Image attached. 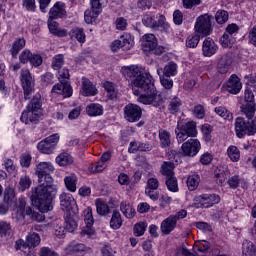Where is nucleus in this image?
I'll return each mask as SVG.
<instances>
[{
    "label": "nucleus",
    "instance_id": "1",
    "mask_svg": "<svg viewBox=\"0 0 256 256\" xmlns=\"http://www.w3.org/2000/svg\"><path fill=\"white\" fill-rule=\"evenodd\" d=\"M132 83L133 87L137 89L134 90V95H139V93H147L139 96V103H143V105H152L156 109H165L163 96L155 93L151 74L144 73L135 78Z\"/></svg>",
    "mask_w": 256,
    "mask_h": 256
},
{
    "label": "nucleus",
    "instance_id": "2",
    "mask_svg": "<svg viewBox=\"0 0 256 256\" xmlns=\"http://www.w3.org/2000/svg\"><path fill=\"white\" fill-rule=\"evenodd\" d=\"M52 193H57V186H53V183L40 182L36 188H32V195L30 197L34 207L41 213H47L53 209L51 206Z\"/></svg>",
    "mask_w": 256,
    "mask_h": 256
},
{
    "label": "nucleus",
    "instance_id": "3",
    "mask_svg": "<svg viewBox=\"0 0 256 256\" xmlns=\"http://www.w3.org/2000/svg\"><path fill=\"white\" fill-rule=\"evenodd\" d=\"M42 113L41 97L35 96L28 104L27 109L22 112L20 120L26 125H29V123H37Z\"/></svg>",
    "mask_w": 256,
    "mask_h": 256
},
{
    "label": "nucleus",
    "instance_id": "4",
    "mask_svg": "<svg viewBox=\"0 0 256 256\" xmlns=\"http://www.w3.org/2000/svg\"><path fill=\"white\" fill-rule=\"evenodd\" d=\"M175 133L178 143L187 141L189 137H197V123L194 121L178 122Z\"/></svg>",
    "mask_w": 256,
    "mask_h": 256
},
{
    "label": "nucleus",
    "instance_id": "5",
    "mask_svg": "<svg viewBox=\"0 0 256 256\" xmlns=\"http://www.w3.org/2000/svg\"><path fill=\"white\" fill-rule=\"evenodd\" d=\"M235 133L239 139H243L245 135H255L256 120H245L243 117H237L234 123Z\"/></svg>",
    "mask_w": 256,
    "mask_h": 256
},
{
    "label": "nucleus",
    "instance_id": "6",
    "mask_svg": "<svg viewBox=\"0 0 256 256\" xmlns=\"http://www.w3.org/2000/svg\"><path fill=\"white\" fill-rule=\"evenodd\" d=\"M220 201L221 197L217 194H202L194 198L193 206L196 207V209H209V207L217 205Z\"/></svg>",
    "mask_w": 256,
    "mask_h": 256
},
{
    "label": "nucleus",
    "instance_id": "7",
    "mask_svg": "<svg viewBox=\"0 0 256 256\" xmlns=\"http://www.w3.org/2000/svg\"><path fill=\"white\" fill-rule=\"evenodd\" d=\"M55 171L53 164L49 162H41L37 165L36 175L38 176L39 183H53V177L51 173Z\"/></svg>",
    "mask_w": 256,
    "mask_h": 256
},
{
    "label": "nucleus",
    "instance_id": "8",
    "mask_svg": "<svg viewBox=\"0 0 256 256\" xmlns=\"http://www.w3.org/2000/svg\"><path fill=\"white\" fill-rule=\"evenodd\" d=\"M143 51L151 52L154 55H163L165 49L162 46H158L157 38L154 34H145L142 38Z\"/></svg>",
    "mask_w": 256,
    "mask_h": 256
},
{
    "label": "nucleus",
    "instance_id": "9",
    "mask_svg": "<svg viewBox=\"0 0 256 256\" xmlns=\"http://www.w3.org/2000/svg\"><path fill=\"white\" fill-rule=\"evenodd\" d=\"M194 31L198 33V35H202V37H207V35L212 33L211 16L209 14L199 16L196 19Z\"/></svg>",
    "mask_w": 256,
    "mask_h": 256
},
{
    "label": "nucleus",
    "instance_id": "10",
    "mask_svg": "<svg viewBox=\"0 0 256 256\" xmlns=\"http://www.w3.org/2000/svg\"><path fill=\"white\" fill-rule=\"evenodd\" d=\"M59 143V134H53L46 139L40 141L37 145L38 151L40 153H45L46 155H51Z\"/></svg>",
    "mask_w": 256,
    "mask_h": 256
},
{
    "label": "nucleus",
    "instance_id": "11",
    "mask_svg": "<svg viewBox=\"0 0 256 256\" xmlns=\"http://www.w3.org/2000/svg\"><path fill=\"white\" fill-rule=\"evenodd\" d=\"M20 81L24 89V98L30 99L29 95L33 92L35 82L33 81V77L31 76L29 69L24 68L21 70Z\"/></svg>",
    "mask_w": 256,
    "mask_h": 256
},
{
    "label": "nucleus",
    "instance_id": "12",
    "mask_svg": "<svg viewBox=\"0 0 256 256\" xmlns=\"http://www.w3.org/2000/svg\"><path fill=\"white\" fill-rule=\"evenodd\" d=\"M141 115H143V111L139 105L130 103L124 107V119L129 123H137L141 119Z\"/></svg>",
    "mask_w": 256,
    "mask_h": 256
},
{
    "label": "nucleus",
    "instance_id": "13",
    "mask_svg": "<svg viewBox=\"0 0 256 256\" xmlns=\"http://www.w3.org/2000/svg\"><path fill=\"white\" fill-rule=\"evenodd\" d=\"M231 65H233V54L231 52L222 53L218 56L217 62V71L221 73V75H225L229 73V69H231Z\"/></svg>",
    "mask_w": 256,
    "mask_h": 256
},
{
    "label": "nucleus",
    "instance_id": "14",
    "mask_svg": "<svg viewBox=\"0 0 256 256\" xmlns=\"http://www.w3.org/2000/svg\"><path fill=\"white\" fill-rule=\"evenodd\" d=\"M182 153L186 157H195L197 153L201 150V142H199L197 139H189L188 141L184 142L182 144Z\"/></svg>",
    "mask_w": 256,
    "mask_h": 256
},
{
    "label": "nucleus",
    "instance_id": "15",
    "mask_svg": "<svg viewBox=\"0 0 256 256\" xmlns=\"http://www.w3.org/2000/svg\"><path fill=\"white\" fill-rule=\"evenodd\" d=\"M241 89H243L241 79L235 74L231 75L226 84V91L232 95H237L238 93H241Z\"/></svg>",
    "mask_w": 256,
    "mask_h": 256
},
{
    "label": "nucleus",
    "instance_id": "16",
    "mask_svg": "<svg viewBox=\"0 0 256 256\" xmlns=\"http://www.w3.org/2000/svg\"><path fill=\"white\" fill-rule=\"evenodd\" d=\"M218 49L219 47L217 46L213 38L208 37L203 41L202 53L204 57H213V55L217 53Z\"/></svg>",
    "mask_w": 256,
    "mask_h": 256
},
{
    "label": "nucleus",
    "instance_id": "17",
    "mask_svg": "<svg viewBox=\"0 0 256 256\" xmlns=\"http://www.w3.org/2000/svg\"><path fill=\"white\" fill-rule=\"evenodd\" d=\"M52 93H56L57 95H63V97H71L73 95V88L69 82H59L54 85L52 88Z\"/></svg>",
    "mask_w": 256,
    "mask_h": 256
},
{
    "label": "nucleus",
    "instance_id": "18",
    "mask_svg": "<svg viewBox=\"0 0 256 256\" xmlns=\"http://www.w3.org/2000/svg\"><path fill=\"white\" fill-rule=\"evenodd\" d=\"M67 17V10H65V3L56 2L49 11V19H62Z\"/></svg>",
    "mask_w": 256,
    "mask_h": 256
},
{
    "label": "nucleus",
    "instance_id": "19",
    "mask_svg": "<svg viewBox=\"0 0 256 256\" xmlns=\"http://www.w3.org/2000/svg\"><path fill=\"white\" fill-rule=\"evenodd\" d=\"M60 205L63 211L69 213V211H71V209L77 205V202L75 201V198H73V195L70 193H62L60 195Z\"/></svg>",
    "mask_w": 256,
    "mask_h": 256
},
{
    "label": "nucleus",
    "instance_id": "20",
    "mask_svg": "<svg viewBox=\"0 0 256 256\" xmlns=\"http://www.w3.org/2000/svg\"><path fill=\"white\" fill-rule=\"evenodd\" d=\"M65 219V229L68 231V233H73L76 231L77 227H79V224L77 221H79V217L77 215L72 214L71 212H68L64 216Z\"/></svg>",
    "mask_w": 256,
    "mask_h": 256
},
{
    "label": "nucleus",
    "instance_id": "21",
    "mask_svg": "<svg viewBox=\"0 0 256 256\" xmlns=\"http://www.w3.org/2000/svg\"><path fill=\"white\" fill-rule=\"evenodd\" d=\"M82 95L84 97H95L97 95V88L85 77L82 78Z\"/></svg>",
    "mask_w": 256,
    "mask_h": 256
},
{
    "label": "nucleus",
    "instance_id": "22",
    "mask_svg": "<svg viewBox=\"0 0 256 256\" xmlns=\"http://www.w3.org/2000/svg\"><path fill=\"white\" fill-rule=\"evenodd\" d=\"M175 227H177V222L170 215L168 218L162 221L160 229L163 235H169L172 231H175Z\"/></svg>",
    "mask_w": 256,
    "mask_h": 256
},
{
    "label": "nucleus",
    "instance_id": "23",
    "mask_svg": "<svg viewBox=\"0 0 256 256\" xmlns=\"http://www.w3.org/2000/svg\"><path fill=\"white\" fill-rule=\"evenodd\" d=\"M48 29L56 37H67V30L59 28V23L51 18H48Z\"/></svg>",
    "mask_w": 256,
    "mask_h": 256
},
{
    "label": "nucleus",
    "instance_id": "24",
    "mask_svg": "<svg viewBox=\"0 0 256 256\" xmlns=\"http://www.w3.org/2000/svg\"><path fill=\"white\" fill-rule=\"evenodd\" d=\"M120 211L126 219H133V217H135V208L127 201H122L120 203Z\"/></svg>",
    "mask_w": 256,
    "mask_h": 256
},
{
    "label": "nucleus",
    "instance_id": "25",
    "mask_svg": "<svg viewBox=\"0 0 256 256\" xmlns=\"http://www.w3.org/2000/svg\"><path fill=\"white\" fill-rule=\"evenodd\" d=\"M240 109H241V113L245 115L248 121H255V119L253 118L255 117V113H256V104H242Z\"/></svg>",
    "mask_w": 256,
    "mask_h": 256
},
{
    "label": "nucleus",
    "instance_id": "26",
    "mask_svg": "<svg viewBox=\"0 0 256 256\" xmlns=\"http://www.w3.org/2000/svg\"><path fill=\"white\" fill-rule=\"evenodd\" d=\"M161 73H163V75L165 77H173L175 75H177V64L174 62H169L164 69H157V74L161 75Z\"/></svg>",
    "mask_w": 256,
    "mask_h": 256
},
{
    "label": "nucleus",
    "instance_id": "27",
    "mask_svg": "<svg viewBox=\"0 0 256 256\" xmlns=\"http://www.w3.org/2000/svg\"><path fill=\"white\" fill-rule=\"evenodd\" d=\"M103 87L107 93V97L112 101H115L119 97V91L117 90V86L112 82H104Z\"/></svg>",
    "mask_w": 256,
    "mask_h": 256
},
{
    "label": "nucleus",
    "instance_id": "28",
    "mask_svg": "<svg viewBox=\"0 0 256 256\" xmlns=\"http://www.w3.org/2000/svg\"><path fill=\"white\" fill-rule=\"evenodd\" d=\"M158 137L160 139V145L163 149L171 147V133L165 129H160L158 132Z\"/></svg>",
    "mask_w": 256,
    "mask_h": 256
},
{
    "label": "nucleus",
    "instance_id": "29",
    "mask_svg": "<svg viewBox=\"0 0 256 256\" xmlns=\"http://www.w3.org/2000/svg\"><path fill=\"white\" fill-rule=\"evenodd\" d=\"M231 175V172H229V169L220 166L216 171H215V177L218 185H223L227 181V177Z\"/></svg>",
    "mask_w": 256,
    "mask_h": 256
},
{
    "label": "nucleus",
    "instance_id": "30",
    "mask_svg": "<svg viewBox=\"0 0 256 256\" xmlns=\"http://www.w3.org/2000/svg\"><path fill=\"white\" fill-rule=\"evenodd\" d=\"M86 113L89 117H100V115H103V106L92 103L86 107Z\"/></svg>",
    "mask_w": 256,
    "mask_h": 256
},
{
    "label": "nucleus",
    "instance_id": "31",
    "mask_svg": "<svg viewBox=\"0 0 256 256\" xmlns=\"http://www.w3.org/2000/svg\"><path fill=\"white\" fill-rule=\"evenodd\" d=\"M73 157L67 152H62L56 157V163L60 167H67V165H73Z\"/></svg>",
    "mask_w": 256,
    "mask_h": 256
},
{
    "label": "nucleus",
    "instance_id": "32",
    "mask_svg": "<svg viewBox=\"0 0 256 256\" xmlns=\"http://www.w3.org/2000/svg\"><path fill=\"white\" fill-rule=\"evenodd\" d=\"M65 187L71 193L77 191V175L70 174L64 178Z\"/></svg>",
    "mask_w": 256,
    "mask_h": 256
},
{
    "label": "nucleus",
    "instance_id": "33",
    "mask_svg": "<svg viewBox=\"0 0 256 256\" xmlns=\"http://www.w3.org/2000/svg\"><path fill=\"white\" fill-rule=\"evenodd\" d=\"M121 225H123V219L121 218V213L117 210H113L112 217L110 219V227L111 229H121Z\"/></svg>",
    "mask_w": 256,
    "mask_h": 256
},
{
    "label": "nucleus",
    "instance_id": "34",
    "mask_svg": "<svg viewBox=\"0 0 256 256\" xmlns=\"http://www.w3.org/2000/svg\"><path fill=\"white\" fill-rule=\"evenodd\" d=\"M120 42L122 45L123 51H129L135 45V41L133 40V36L129 33H125L120 37Z\"/></svg>",
    "mask_w": 256,
    "mask_h": 256
},
{
    "label": "nucleus",
    "instance_id": "35",
    "mask_svg": "<svg viewBox=\"0 0 256 256\" xmlns=\"http://www.w3.org/2000/svg\"><path fill=\"white\" fill-rule=\"evenodd\" d=\"M183 105V102L179 99V97L174 96L172 99H170L168 104V111L175 115V113H179V110L181 109V106Z\"/></svg>",
    "mask_w": 256,
    "mask_h": 256
},
{
    "label": "nucleus",
    "instance_id": "36",
    "mask_svg": "<svg viewBox=\"0 0 256 256\" xmlns=\"http://www.w3.org/2000/svg\"><path fill=\"white\" fill-rule=\"evenodd\" d=\"M199 183H201V177L199 174H192L187 177V187L189 191H195L197 187H199Z\"/></svg>",
    "mask_w": 256,
    "mask_h": 256
},
{
    "label": "nucleus",
    "instance_id": "37",
    "mask_svg": "<svg viewBox=\"0 0 256 256\" xmlns=\"http://www.w3.org/2000/svg\"><path fill=\"white\" fill-rule=\"evenodd\" d=\"M175 169V164L173 162H164L161 167V173L162 175H165V177H173L175 176V172H173Z\"/></svg>",
    "mask_w": 256,
    "mask_h": 256
},
{
    "label": "nucleus",
    "instance_id": "38",
    "mask_svg": "<svg viewBox=\"0 0 256 256\" xmlns=\"http://www.w3.org/2000/svg\"><path fill=\"white\" fill-rule=\"evenodd\" d=\"M214 111L216 115H219V117H222V119H225L226 121H233V113L227 110V108L223 106H218L215 108Z\"/></svg>",
    "mask_w": 256,
    "mask_h": 256
},
{
    "label": "nucleus",
    "instance_id": "39",
    "mask_svg": "<svg viewBox=\"0 0 256 256\" xmlns=\"http://www.w3.org/2000/svg\"><path fill=\"white\" fill-rule=\"evenodd\" d=\"M227 155L233 163H237L239 159H241V152L239 151V148L237 146H229L227 149Z\"/></svg>",
    "mask_w": 256,
    "mask_h": 256
},
{
    "label": "nucleus",
    "instance_id": "40",
    "mask_svg": "<svg viewBox=\"0 0 256 256\" xmlns=\"http://www.w3.org/2000/svg\"><path fill=\"white\" fill-rule=\"evenodd\" d=\"M142 23L145 27H149L150 29H157V20H155V15L153 14H145L142 17Z\"/></svg>",
    "mask_w": 256,
    "mask_h": 256
},
{
    "label": "nucleus",
    "instance_id": "41",
    "mask_svg": "<svg viewBox=\"0 0 256 256\" xmlns=\"http://www.w3.org/2000/svg\"><path fill=\"white\" fill-rule=\"evenodd\" d=\"M95 205L98 215H109V205H107L103 200L96 199Z\"/></svg>",
    "mask_w": 256,
    "mask_h": 256
},
{
    "label": "nucleus",
    "instance_id": "42",
    "mask_svg": "<svg viewBox=\"0 0 256 256\" xmlns=\"http://www.w3.org/2000/svg\"><path fill=\"white\" fill-rule=\"evenodd\" d=\"M69 36L71 39H77L79 43H83L85 41V32L83 28H74L69 32Z\"/></svg>",
    "mask_w": 256,
    "mask_h": 256
},
{
    "label": "nucleus",
    "instance_id": "43",
    "mask_svg": "<svg viewBox=\"0 0 256 256\" xmlns=\"http://www.w3.org/2000/svg\"><path fill=\"white\" fill-rule=\"evenodd\" d=\"M166 187L168 191H171L172 193H177V191H179V185L177 184V177L168 176L166 178Z\"/></svg>",
    "mask_w": 256,
    "mask_h": 256
},
{
    "label": "nucleus",
    "instance_id": "44",
    "mask_svg": "<svg viewBox=\"0 0 256 256\" xmlns=\"http://www.w3.org/2000/svg\"><path fill=\"white\" fill-rule=\"evenodd\" d=\"M101 14V12H97V10H86L84 13V19L85 22L88 25H91V23H94V21H96V19L99 17V15Z\"/></svg>",
    "mask_w": 256,
    "mask_h": 256
},
{
    "label": "nucleus",
    "instance_id": "45",
    "mask_svg": "<svg viewBox=\"0 0 256 256\" xmlns=\"http://www.w3.org/2000/svg\"><path fill=\"white\" fill-rule=\"evenodd\" d=\"M41 243V237L37 233H30L27 236L26 245L27 247H37Z\"/></svg>",
    "mask_w": 256,
    "mask_h": 256
},
{
    "label": "nucleus",
    "instance_id": "46",
    "mask_svg": "<svg viewBox=\"0 0 256 256\" xmlns=\"http://www.w3.org/2000/svg\"><path fill=\"white\" fill-rule=\"evenodd\" d=\"M25 47V40L23 38H18L12 45L11 53L12 57H17L19 51Z\"/></svg>",
    "mask_w": 256,
    "mask_h": 256
},
{
    "label": "nucleus",
    "instance_id": "47",
    "mask_svg": "<svg viewBox=\"0 0 256 256\" xmlns=\"http://www.w3.org/2000/svg\"><path fill=\"white\" fill-rule=\"evenodd\" d=\"M199 41H201V35L192 34L186 39V47H189L190 49H195V47L199 45Z\"/></svg>",
    "mask_w": 256,
    "mask_h": 256
},
{
    "label": "nucleus",
    "instance_id": "48",
    "mask_svg": "<svg viewBox=\"0 0 256 256\" xmlns=\"http://www.w3.org/2000/svg\"><path fill=\"white\" fill-rule=\"evenodd\" d=\"M242 251L245 255H256L255 244L251 241H244L242 244Z\"/></svg>",
    "mask_w": 256,
    "mask_h": 256
},
{
    "label": "nucleus",
    "instance_id": "49",
    "mask_svg": "<svg viewBox=\"0 0 256 256\" xmlns=\"http://www.w3.org/2000/svg\"><path fill=\"white\" fill-rule=\"evenodd\" d=\"M65 65V57L62 54L55 55L52 61V69L59 71Z\"/></svg>",
    "mask_w": 256,
    "mask_h": 256
},
{
    "label": "nucleus",
    "instance_id": "50",
    "mask_svg": "<svg viewBox=\"0 0 256 256\" xmlns=\"http://www.w3.org/2000/svg\"><path fill=\"white\" fill-rule=\"evenodd\" d=\"M220 43L222 45V47H231L233 45V43H235V37L231 36V34H227V32H225L223 34V36L220 38Z\"/></svg>",
    "mask_w": 256,
    "mask_h": 256
},
{
    "label": "nucleus",
    "instance_id": "51",
    "mask_svg": "<svg viewBox=\"0 0 256 256\" xmlns=\"http://www.w3.org/2000/svg\"><path fill=\"white\" fill-rule=\"evenodd\" d=\"M215 19L219 25H223V23H227V21H229V13L225 10H218L216 12Z\"/></svg>",
    "mask_w": 256,
    "mask_h": 256
},
{
    "label": "nucleus",
    "instance_id": "52",
    "mask_svg": "<svg viewBox=\"0 0 256 256\" xmlns=\"http://www.w3.org/2000/svg\"><path fill=\"white\" fill-rule=\"evenodd\" d=\"M142 74L143 72H141V69L137 66H132L126 69V75L130 79H137Z\"/></svg>",
    "mask_w": 256,
    "mask_h": 256
},
{
    "label": "nucleus",
    "instance_id": "53",
    "mask_svg": "<svg viewBox=\"0 0 256 256\" xmlns=\"http://www.w3.org/2000/svg\"><path fill=\"white\" fill-rule=\"evenodd\" d=\"M84 221L86 227H93V223H95V220L93 219V209L88 207L84 210Z\"/></svg>",
    "mask_w": 256,
    "mask_h": 256
},
{
    "label": "nucleus",
    "instance_id": "54",
    "mask_svg": "<svg viewBox=\"0 0 256 256\" xmlns=\"http://www.w3.org/2000/svg\"><path fill=\"white\" fill-rule=\"evenodd\" d=\"M29 187H31V178L27 175L21 176L19 190L23 192L26 191V189H29Z\"/></svg>",
    "mask_w": 256,
    "mask_h": 256
},
{
    "label": "nucleus",
    "instance_id": "55",
    "mask_svg": "<svg viewBox=\"0 0 256 256\" xmlns=\"http://www.w3.org/2000/svg\"><path fill=\"white\" fill-rule=\"evenodd\" d=\"M209 247V242L202 240L196 243L195 251H198V253H207V251H209Z\"/></svg>",
    "mask_w": 256,
    "mask_h": 256
},
{
    "label": "nucleus",
    "instance_id": "56",
    "mask_svg": "<svg viewBox=\"0 0 256 256\" xmlns=\"http://www.w3.org/2000/svg\"><path fill=\"white\" fill-rule=\"evenodd\" d=\"M11 235V224L7 222H0V237H7Z\"/></svg>",
    "mask_w": 256,
    "mask_h": 256
},
{
    "label": "nucleus",
    "instance_id": "57",
    "mask_svg": "<svg viewBox=\"0 0 256 256\" xmlns=\"http://www.w3.org/2000/svg\"><path fill=\"white\" fill-rule=\"evenodd\" d=\"M145 229H147V224L145 222L137 223L134 226V234L136 237H141V235L145 234Z\"/></svg>",
    "mask_w": 256,
    "mask_h": 256
},
{
    "label": "nucleus",
    "instance_id": "58",
    "mask_svg": "<svg viewBox=\"0 0 256 256\" xmlns=\"http://www.w3.org/2000/svg\"><path fill=\"white\" fill-rule=\"evenodd\" d=\"M160 77V83L164 89H173V80L170 79V77L159 75Z\"/></svg>",
    "mask_w": 256,
    "mask_h": 256
},
{
    "label": "nucleus",
    "instance_id": "59",
    "mask_svg": "<svg viewBox=\"0 0 256 256\" xmlns=\"http://www.w3.org/2000/svg\"><path fill=\"white\" fill-rule=\"evenodd\" d=\"M55 79V76L51 72H47L41 77L42 85L44 87H47L49 85H53V80Z\"/></svg>",
    "mask_w": 256,
    "mask_h": 256
},
{
    "label": "nucleus",
    "instance_id": "60",
    "mask_svg": "<svg viewBox=\"0 0 256 256\" xmlns=\"http://www.w3.org/2000/svg\"><path fill=\"white\" fill-rule=\"evenodd\" d=\"M159 201H160V207L162 209H165V207H168V205H171V201H173V199L169 195H167V193H163L159 197Z\"/></svg>",
    "mask_w": 256,
    "mask_h": 256
},
{
    "label": "nucleus",
    "instance_id": "61",
    "mask_svg": "<svg viewBox=\"0 0 256 256\" xmlns=\"http://www.w3.org/2000/svg\"><path fill=\"white\" fill-rule=\"evenodd\" d=\"M68 249L72 253H83V251H86L87 247L84 244L77 243V244H70Z\"/></svg>",
    "mask_w": 256,
    "mask_h": 256
},
{
    "label": "nucleus",
    "instance_id": "62",
    "mask_svg": "<svg viewBox=\"0 0 256 256\" xmlns=\"http://www.w3.org/2000/svg\"><path fill=\"white\" fill-rule=\"evenodd\" d=\"M30 65L32 67H40V65H43V57L39 54H32L30 58Z\"/></svg>",
    "mask_w": 256,
    "mask_h": 256
},
{
    "label": "nucleus",
    "instance_id": "63",
    "mask_svg": "<svg viewBox=\"0 0 256 256\" xmlns=\"http://www.w3.org/2000/svg\"><path fill=\"white\" fill-rule=\"evenodd\" d=\"M244 101L246 104H255V94L249 88L244 91Z\"/></svg>",
    "mask_w": 256,
    "mask_h": 256
},
{
    "label": "nucleus",
    "instance_id": "64",
    "mask_svg": "<svg viewBox=\"0 0 256 256\" xmlns=\"http://www.w3.org/2000/svg\"><path fill=\"white\" fill-rule=\"evenodd\" d=\"M32 53L29 50H24L21 52V54L19 55V60L21 63L25 64V63H30L31 61V57H32Z\"/></svg>",
    "mask_w": 256,
    "mask_h": 256
}]
</instances>
